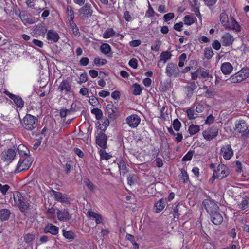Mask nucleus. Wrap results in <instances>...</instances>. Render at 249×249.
<instances>
[{
	"label": "nucleus",
	"instance_id": "f257e3e1",
	"mask_svg": "<svg viewBox=\"0 0 249 249\" xmlns=\"http://www.w3.org/2000/svg\"><path fill=\"white\" fill-rule=\"evenodd\" d=\"M37 119L31 115L26 114L21 121L22 126L26 130H32L37 126Z\"/></svg>",
	"mask_w": 249,
	"mask_h": 249
},
{
	"label": "nucleus",
	"instance_id": "f03ea898",
	"mask_svg": "<svg viewBox=\"0 0 249 249\" xmlns=\"http://www.w3.org/2000/svg\"><path fill=\"white\" fill-rule=\"evenodd\" d=\"M16 157V146L3 150L1 154V159L4 162L9 164L13 162Z\"/></svg>",
	"mask_w": 249,
	"mask_h": 249
},
{
	"label": "nucleus",
	"instance_id": "7ed1b4c3",
	"mask_svg": "<svg viewBox=\"0 0 249 249\" xmlns=\"http://www.w3.org/2000/svg\"><path fill=\"white\" fill-rule=\"evenodd\" d=\"M32 163V160L29 156L21 157L16 168L15 172L19 173L28 169Z\"/></svg>",
	"mask_w": 249,
	"mask_h": 249
},
{
	"label": "nucleus",
	"instance_id": "20e7f679",
	"mask_svg": "<svg viewBox=\"0 0 249 249\" xmlns=\"http://www.w3.org/2000/svg\"><path fill=\"white\" fill-rule=\"evenodd\" d=\"M249 77V69L243 68L235 74L231 75L230 80L233 83H239Z\"/></svg>",
	"mask_w": 249,
	"mask_h": 249
},
{
	"label": "nucleus",
	"instance_id": "39448f33",
	"mask_svg": "<svg viewBox=\"0 0 249 249\" xmlns=\"http://www.w3.org/2000/svg\"><path fill=\"white\" fill-rule=\"evenodd\" d=\"M93 12L91 4L87 3L79 9L78 15L81 19L86 20L92 15Z\"/></svg>",
	"mask_w": 249,
	"mask_h": 249
},
{
	"label": "nucleus",
	"instance_id": "423d86ee",
	"mask_svg": "<svg viewBox=\"0 0 249 249\" xmlns=\"http://www.w3.org/2000/svg\"><path fill=\"white\" fill-rule=\"evenodd\" d=\"M180 72L178 67L173 63L171 62L167 65L165 73L168 76L176 78L179 76Z\"/></svg>",
	"mask_w": 249,
	"mask_h": 249
},
{
	"label": "nucleus",
	"instance_id": "0eeeda50",
	"mask_svg": "<svg viewBox=\"0 0 249 249\" xmlns=\"http://www.w3.org/2000/svg\"><path fill=\"white\" fill-rule=\"evenodd\" d=\"M229 173L227 167L223 164H219L216 170L214 171L213 178H214L222 179L227 177Z\"/></svg>",
	"mask_w": 249,
	"mask_h": 249
},
{
	"label": "nucleus",
	"instance_id": "6e6552de",
	"mask_svg": "<svg viewBox=\"0 0 249 249\" xmlns=\"http://www.w3.org/2000/svg\"><path fill=\"white\" fill-rule=\"evenodd\" d=\"M57 89L62 94H66L71 92V82L68 79L63 80L60 83Z\"/></svg>",
	"mask_w": 249,
	"mask_h": 249
},
{
	"label": "nucleus",
	"instance_id": "1a4fd4ad",
	"mask_svg": "<svg viewBox=\"0 0 249 249\" xmlns=\"http://www.w3.org/2000/svg\"><path fill=\"white\" fill-rule=\"evenodd\" d=\"M203 204L209 214L213 213L217 211L218 206L216 203L212 200L206 199L203 201Z\"/></svg>",
	"mask_w": 249,
	"mask_h": 249
},
{
	"label": "nucleus",
	"instance_id": "9d476101",
	"mask_svg": "<svg viewBox=\"0 0 249 249\" xmlns=\"http://www.w3.org/2000/svg\"><path fill=\"white\" fill-rule=\"evenodd\" d=\"M220 155L225 160H230L233 155V151L229 144H226L221 147Z\"/></svg>",
	"mask_w": 249,
	"mask_h": 249
},
{
	"label": "nucleus",
	"instance_id": "9b49d317",
	"mask_svg": "<svg viewBox=\"0 0 249 249\" xmlns=\"http://www.w3.org/2000/svg\"><path fill=\"white\" fill-rule=\"evenodd\" d=\"M141 118L136 114H132L126 118V122L129 127L136 128L141 122Z\"/></svg>",
	"mask_w": 249,
	"mask_h": 249
},
{
	"label": "nucleus",
	"instance_id": "f8f14e48",
	"mask_svg": "<svg viewBox=\"0 0 249 249\" xmlns=\"http://www.w3.org/2000/svg\"><path fill=\"white\" fill-rule=\"evenodd\" d=\"M4 92L14 101L17 107L22 108L23 107L24 102L21 97L18 95H14L7 90Z\"/></svg>",
	"mask_w": 249,
	"mask_h": 249
},
{
	"label": "nucleus",
	"instance_id": "ddd939ff",
	"mask_svg": "<svg viewBox=\"0 0 249 249\" xmlns=\"http://www.w3.org/2000/svg\"><path fill=\"white\" fill-rule=\"evenodd\" d=\"M107 136L102 131H100L96 136V143L103 149L107 148Z\"/></svg>",
	"mask_w": 249,
	"mask_h": 249
},
{
	"label": "nucleus",
	"instance_id": "4468645a",
	"mask_svg": "<svg viewBox=\"0 0 249 249\" xmlns=\"http://www.w3.org/2000/svg\"><path fill=\"white\" fill-rule=\"evenodd\" d=\"M218 134V129L216 127H212L207 130H206L203 132V136L204 138L210 141L215 138Z\"/></svg>",
	"mask_w": 249,
	"mask_h": 249
},
{
	"label": "nucleus",
	"instance_id": "2eb2a0df",
	"mask_svg": "<svg viewBox=\"0 0 249 249\" xmlns=\"http://www.w3.org/2000/svg\"><path fill=\"white\" fill-rule=\"evenodd\" d=\"M234 40L233 36L230 33L224 34L221 38V43L224 46H229L233 43Z\"/></svg>",
	"mask_w": 249,
	"mask_h": 249
},
{
	"label": "nucleus",
	"instance_id": "dca6fc26",
	"mask_svg": "<svg viewBox=\"0 0 249 249\" xmlns=\"http://www.w3.org/2000/svg\"><path fill=\"white\" fill-rule=\"evenodd\" d=\"M57 216L60 221H67L71 218V215L67 209L58 210Z\"/></svg>",
	"mask_w": 249,
	"mask_h": 249
},
{
	"label": "nucleus",
	"instance_id": "f3484780",
	"mask_svg": "<svg viewBox=\"0 0 249 249\" xmlns=\"http://www.w3.org/2000/svg\"><path fill=\"white\" fill-rule=\"evenodd\" d=\"M106 110L108 117L110 119H115L118 112L117 107L113 104H108L106 106Z\"/></svg>",
	"mask_w": 249,
	"mask_h": 249
},
{
	"label": "nucleus",
	"instance_id": "a211bd4d",
	"mask_svg": "<svg viewBox=\"0 0 249 249\" xmlns=\"http://www.w3.org/2000/svg\"><path fill=\"white\" fill-rule=\"evenodd\" d=\"M46 38L52 42H57L59 38L58 34L53 30H49L46 34Z\"/></svg>",
	"mask_w": 249,
	"mask_h": 249
},
{
	"label": "nucleus",
	"instance_id": "6ab92c4d",
	"mask_svg": "<svg viewBox=\"0 0 249 249\" xmlns=\"http://www.w3.org/2000/svg\"><path fill=\"white\" fill-rule=\"evenodd\" d=\"M209 214L210 215L211 220L214 224L218 225L220 224L223 221L222 216L217 213V211Z\"/></svg>",
	"mask_w": 249,
	"mask_h": 249
},
{
	"label": "nucleus",
	"instance_id": "aec40b11",
	"mask_svg": "<svg viewBox=\"0 0 249 249\" xmlns=\"http://www.w3.org/2000/svg\"><path fill=\"white\" fill-rule=\"evenodd\" d=\"M53 195L55 199L61 203H70L69 199L66 194L58 192L53 191Z\"/></svg>",
	"mask_w": 249,
	"mask_h": 249
},
{
	"label": "nucleus",
	"instance_id": "412c9836",
	"mask_svg": "<svg viewBox=\"0 0 249 249\" xmlns=\"http://www.w3.org/2000/svg\"><path fill=\"white\" fill-rule=\"evenodd\" d=\"M67 25L68 27L69 31L75 36H78L79 35V29L74 21H67Z\"/></svg>",
	"mask_w": 249,
	"mask_h": 249
},
{
	"label": "nucleus",
	"instance_id": "4be33fe9",
	"mask_svg": "<svg viewBox=\"0 0 249 249\" xmlns=\"http://www.w3.org/2000/svg\"><path fill=\"white\" fill-rule=\"evenodd\" d=\"M221 71L225 74H230L233 71V66L230 62H224L221 65Z\"/></svg>",
	"mask_w": 249,
	"mask_h": 249
},
{
	"label": "nucleus",
	"instance_id": "5701e85b",
	"mask_svg": "<svg viewBox=\"0 0 249 249\" xmlns=\"http://www.w3.org/2000/svg\"><path fill=\"white\" fill-rule=\"evenodd\" d=\"M166 205V201L163 199H160L156 202L154 205V212L159 213L162 211Z\"/></svg>",
	"mask_w": 249,
	"mask_h": 249
},
{
	"label": "nucleus",
	"instance_id": "b1692460",
	"mask_svg": "<svg viewBox=\"0 0 249 249\" xmlns=\"http://www.w3.org/2000/svg\"><path fill=\"white\" fill-rule=\"evenodd\" d=\"M228 26L229 27H225V29L235 30L237 32L241 30L240 26L233 18H231L230 20L229 21Z\"/></svg>",
	"mask_w": 249,
	"mask_h": 249
},
{
	"label": "nucleus",
	"instance_id": "393cba45",
	"mask_svg": "<svg viewBox=\"0 0 249 249\" xmlns=\"http://www.w3.org/2000/svg\"><path fill=\"white\" fill-rule=\"evenodd\" d=\"M236 130L239 133L245 132L248 129L247 125L243 120H239L235 125Z\"/></svg>",
	"mask_w": 249,
	"mask_h": 249
},
{
	"label": "nucleus",
	"instance_id": "a878e982",
	"mask_svg": "<svg viewBox=\"0 0 249 249\" xmlns=\"http://www.w3.org/2000/svg\"><path fill=\"white\" fill-rule=\"evenodd\" d=\"M46 32V28L41 25H36L33 29L34 34L37 36H44Z\"/></svg>",
	"mask_w": 249,
	"mask_h": 249
},
{
	"label": "nucleus",
	"instance_id": "bb28decb",
	"mask_svg": "<svg viewBox=\"0 0 249 249\" xmlns=\"http://www.w3.org/2000/svg\"><path fill=\"white\" fill-rule=\"evenodd\" d=\"M44 231L46 233L49 232L53 235H56L58 232V228L52 224H48Z\"/></svg>",
	"mask_w": 249,
	"mask_h": 249
},
{
	"label": "nucleus",
	"instance_id": "cd10ccee",
	"mask_svg": "<svg viewBox=\"0 0 249 249\" xmlns=\"http://www.w3.org/2000/svg\"><path fill=\"white\" fill-rule=\"evenodd\" d=\"M172 55L170 51H163L160 54V61L165 63L167 61L171 59Z\"/></svg>",
	"mask_w": 249,
	"mask_h": 249
},
{
	"label": "nucleus",
	"instance_id": "c85d7f7f",
	"mask_svg": "<svg viewBox=\"0 0 249 249\" xmlns=\"http://www.w3.org/2000/svg\"><path fill=\"white\" fill-rule=\"evenodd\" d=\"M133 94L136 96L140 95L143 90V88L138 83H134L132 85Z\"/></svg>",
	"mask_w": 249,
	"mask_h": 249
},
{
	"label": "nucleus",
	"instance_id": "c756f323",
	"mask_svg": "<svg viewBox=\"0 0 249 249\" xmlns=\"http://www.w3.org/2000/svg\"><path fill=\"white\" fill-rule=\"evenodd\" d=\"M18 151L21 157L28 156L27 155L29 150L23 144H20L18 147H16V151Z\"/></svg>",
	"mask_w": 249,
	"mask_h": 249
},
{
	"label": "nucleus",
	"instance_id": "7c9ffc66",
	"mask_svg": "<svg viewBox=\"0 0 249 249\" xmlns=\"http://www.w3.org/2000/svg\"><path fill=\"white\" fill-rule=\"evenodd\" d=\"M138 177L136 174H129L128 177H127L128 184L130 186L133 185L138 182Z\"/></svg>",
	"mask_w": 249,
	"mask_h": 249
},
{
	"label": "nucleus",
	"instance_id": "2f4dec72",
	"mask_svg": "<svg viewBox=\"0 0 249 249\" xmlns=\"http://www.w3.org/2000/svg\"><path fill=\"white\" fill-rule=\"evenodd\" d=\"M10 214V211L6 209L0 210V219L2 221L7 220Z\"/></svg>",
	"mask_w": 249,
	"mask_h": 249
},
{
	"label": "nucleus",
	"instance_id": "473e14b6",
	"mask_svg": "<svg viewBox=\"0 0 249 249\" xmlns=\"http://www.w3.org/2000/svg\"><path fill=\"white\" fill-rule=\"evenodd\" d=\"M180 206L179 204L173 205L170 209V213L173 214L174 218H178L180 214L178 213Z\"/></svg>",
	"mask_w": 249,
	"mask_h": 249
},
{
	"label": "nucleus",
	"instance_id": "72a5a7b5",
	"mask_svg": "<svg viewBox=\"0 0 249 249\" xmlns=\"http://www.w3.org/2000/svg\"><path fill=\"white\" fill-rule=\"evenodd\" d=\"M220 19L221 23L224 27H229L228 26L229 20L227 13L225 12L222 13L220 15Z\"/></svg>",
	"mask_w": 249,
	"mask_h": 249
},
{
	"label": "nucleus",
	"instance_id": "f704fd0d",
	"mask_svg": "<svg viewBox=\"0 0 249 249\" xmlns=\"http://www.w3.org/2000/svg\"><path fill=\"white\" fill-rule=\"evenodd\" d=\"M239 208L242 210L249 209V198H244L238 204Z\"/></svg>",
	"mask_w": 249,
	"mask_h": 249
},
{
	"label": "nucleus",
	"instance_id": "c9c22d12",
	"mask_svg": "<svg viewBox=\"0 0 249 249\" xmlns=\"http://www.w3.org/2000/svg\"><path fill=\"white\" fill-rule=\"evenodd\" d=\"M115 33V31L112 28H108L103 34V37L106 39L112 37Z\"/></svg>",
	"mask_w": 249,
	"mask_h": 249
},
{
	"label": "nucleus",
	"instance_id": "e433bc0d",
	"mask_svg": "<svg viewBox=\"0 0 249 249\" xmlns=\"http://www.w3.org/2000/svg\"><path fill=\"white\" fill-rule=\"evenodd\" d=\"M67 21H74V13L72 8L70 6H68L67 8Z\"/></svg>",
	"mask_w": 249,
	"mask_h": 249
},
{
	"label": "nucleus",
	"instance_id": "4c0bfd02",
	"mask_svg": "<svg viewBox=\"0 0 249 249\" xmlns=\"http://www.w3.org/2000/svg\"><path fill=\"white\" fill-rule=\"evenodd\" d=\"M100 50L103 54L107 55L111 51V47L107 43H103L100 46Z\"/></svg>",
	"mask_w": 249,
	"mask_h": 249
},
{
	"label": "nucleus",
	"instance_id": "58836bf2",
	"mask_svg": "<svg viewBox=\"0 0 249 249\" xmlns=\"http://www.w3.org/2000/svg\"><path fill=\"white\" fill-rule=\"evenodd\" d=\"M188 131L191 135H195L200 131V126L192 124L189 127Z\"/></svg>",
	"mask_w": 249,
	"mask_h": 249
},
{
	"label": "nucleus",
	"instance_id": "ea45409f",
	"mask_svg": "<svg viewBox=\"0 0 249 249\" xmlns=\"http://www.w3.org/2000/svg\"><path fill=\"white\" fill-rule=\"evenodd\" d=\"M199 74L202 78H206L207 80H209V82H210L213 78V75L209 73V71L200 70Z\"/></svg>",
	"mask_w": 249,
	"mask_h": 249
},
{
	"label": "nucleus",
	"instance_id": "a19ab883",
	"mask_svg": "<svg viewBox=\"0 0 249 249\" xmlns=\"http://www.w3.org/2000/svg\"><path fill=\"white\" fill-rule=\"evenodd\" d=\"M14 199L16 204L18 206L19 204L21 205V202L23 200V198L20 193L17 192L14 194Z\"/></svg>",
	"mask_w": 249,
	"mask_h": 249
},
{
	"label": "nucleus",
	"instance_id": "79ce46f5",
	"mask_svg": "<svg viewBox=\"0 0 249 249\" xmlns=\"http://www.w3.org/2000/svg\"><path fill=\"white\" fill-rule=\"evenodd\" d=\"M118 166L121 174L124 175L127 172L126 163L123 160H121L119 161Z\"/></svg>",
	"mask_w": 249,
	"mask_h": 249
},
{
	"label": "nucleus",
	"instance_id": "37998d69",
	"mask_svg": "<svg viewBox=\"0 0 249 249\" xmlns=\"http://www.w3.org/2000/svg\"><path fill=\"white\" fill-rule=\"evenodd\" d=\"M214 53L211 47H207L204 50V56L206 59L209 60L213 56Z\"/></svg>",
	"mask_w": 249,
	"mask_h": 249
},
{
	"label": "nucleus",
	"instance_id": "c03bdc74",
	"mask_svg": "<svg viewBox=\"0 0 249 249\" xmlns=\"http://www.w3.org/2000/svg\"><path fill=\"white\" fill-rule=\"evenodd\" d=\"M180 179L185 183L189 179V176L187 171L184 169H181L180 174L179 175Z\"/></svg>",
	"mask_w": 249,
	"mask_h": 249
},
{
	"label": "nucleus",
	"instance_id": "a18cd8bd",
	"mask_svg": "<svg viewBox=\"0 0 249 249\" xmlns=\"http://www.w3.org/2000/svg\"><path fill=\"white\" fill-rule=\"evenodd\" d=\"M196 88V86L194 82L191 83L189 85L186 87V92L187 96L191 97L193 91Z\"/></svg>",
	"mask_w": 249,
	"mask_h": 249
},
{
	"label": "nucleus",
	"instance_id": "49530a36",
	"mask_svg": "<svg viewBox=\"0 0 249 249\" xmlns=\"http://www.w3.org/2000/svg\"><path fill=\"white\" fill-rule=\"evenodd\" d=\"M184 24L187 25H191L194 23L195 18L192 15H186L184 17Z\"/></svg>",
	"mask_w": 249,
	"mask_h": 249
},
{
	"label": "nucleus",
	"instance_id": "de8ad7c7",
	"mask_svg": "<svg viewBox=\"0 0 249 249\" xmlns=\"http://www.w3.org/2000/svg\"><path fill=\"white\" fill-rule=\"evenodd\" d=\"M91 113L95 115L97 120H100L102 118L103 112L100 109L95 108L91 110Z\"/></svg>",
	"mask_w": 249,
	"mask_h": 249
},
{
	"label": "nucleus",
	"instance_id": "09e8293b",
	"mask_svg": "<svg viewBox=\"0 0 249 249\" xmlns=\"http://www.w3.org/2000/svg\"><path fill=\"white\" fill-rule=\"evenodd\" d=\"M84 183L88 188L92 192H94L96 190V186L88 178L84 180Z\"/></svg>",
	"mask_w": 249,
	"mask_h": 249
},
{
	"label": "nucleus",
	"instance_id": "8fccbe9b",
	"mask_svg": "<svg viewBox=\"0 0 249 249\" xmlns=\"http://www.w3.org/2000/svg\"><path fill=\"white\" fill-rule=\"evenodd\" d=\"M94 63L96 65L100 66L106 64L107 63V61L104 58L96 57L94 60Z\"/></svg>",
	"mask_w": 249,
	"mask_h": 249
},
{
	"label": "nucleus",
	"instance_id": "3c124183",
	"mask_svg": "<svg viewBox=\"0 0 249 249\" xmlns=\"http://www.w3.org/2000/svg\"><path fill=\"white\" fill-rule=\"evenodd\" d=\"M155 11L148 2V10L146 12L145 16L148 18L152 17L155 16Z\"/></svg>",
	"mask_w": 249,
	"mask_h": 249
},
{
	"label": "nucleus",
	"instance_id": "603ef678",
	"mask_svg": "<svg viewBox=\"0 0 249 249\" xmlns=\"http://www.w3.org/2000/svg\"><path fill=\"white\" fill-rule=\"evenodd\" d=\"M109 124V121L108 119H105L104 120V121L102 122V124H100V129H101V131H105Z\"/></svg>",
	"mask_w": 249,
	"mask_h": 249
},
{
	"label": "nucleus",
	"instance_id": "864d4df0",
	"mask_svg": "<svg viewBox=\"0 0 249 249\" xmlns=\"http://www.w3.org/2000/svg\"><path fill=\"white\" fill-rule=\"evenodd\" d=\"M187 114L190 119H193L196 117V114L195 113L194 108H190L187 110Z\"/></svg>",
	"mask_w": 249,
	"mask_h": 249
},
{
	"label": "nucleus",
	"instance_id": "5fc2aeb1",
	"mask_svg": "<svg viewBox=\"0 0 249 249\" xmlns=\"http://www.w3.org/2000/svg\"><path fill=\"white\" fill-rule=\"evenodd\" d=\"M100 155L102 160H107L111 158V156L106 153L104 150L100 151Z\"/></svg>",
	"mask_w": 249,
	"mask_h": 249
},
{
	"label": "nucleus",
	"instance_id": "6e6d98bb",
	"mask_svg": "<svg viewBox=\"0 0 249 249\" xmlns=\"http://www.w3.org/2000/svg\"><path fill=\"white\" fill-rule=\"evenodd\" d=\"M63 236L67 239H73L74 238L73 233L71 231H63Z\"/></svg>",
	"mask_w": 249,
	"mask_h": 249
},
{
	"label": "nucleus",
	"instance_id": "4d7b16f0",
	"mask_svg": "<svg viewBox=\"0 0 249 249\" xmlns=\"http://www.w3.org/2000/svg\"><path fill=\"white\" fill-rule=\"evenodd\" d=\"M180 122L177 119L174 120L173 124V126L175 130L178 131L179 130L181 126Z\"/></svg>",
	"mask_w": 249,
	"mask_h": 249
},
{
	"label": "nucleus",
	"instance_id": "13d9d810",
	"mask_svg": "<svg viewBox=\"0 0 249 249\" xmlns=\"http://www.w3.org/2000/svg\"><path fill=\"white\" fill-rule=\"evenodd\" d=\"M89 102L91 105L97 106L99 104V101L96 97L91 96L89 98Z\"/></svg>",
	"mask_w": 249,
	"mask_h": 249
},
{
	"label": "nucleus",
	"instance_id": "bf43d9fd",
	"mask_svg": "<svg viewBox=\"0 0 249 249\" xmlns=\"http://www.w3.org/2000/svg\"><path fill=\"white\" fill-rule=\"evenodd\" d=\"M194 152L193 151H189L182 158L183 161L190 160L193 157Z\"/></svg>",
	"mask_w": 249,
	"mask_h": 249
},
{
	"label": "nucleus",
	"instance_id": "052dcab7",
	"mask_svg": "<svg viewBox=\"0 0 249 249\" xmlns=\"http://www.w3.org/2000/svg\"><path fill=\"white\" fill-rule=\"evenodd\" d=\"M29 206V203L25 202L23 200L21 203V205L19 204L18 206L20 210L22 212H24L28 209Z\"/></svg>",
	"mask_w": 249,
	"mask_h": 249
},
{
	"label": "nucleus",
	"instance_id": "680f3d73",
	"mask_svg": "<svg viewBox=\"0 0 249 249\" xmlns=\"http://www.w3.org/2000/svg\"><path fill=\"white\" fill-rule=\"evenodd\" d=\"M88 80V75L86 73H82L79 77V81L78 83L81 84L83 83L86 82Z\"/></svg>",
	"mask_w": 249,
	"mask_h": 249
},
{
	"label": "nucleus",
	"instance_id": "e2e57ef3",
	"mask_svg": "<svg viewBox=\"0 0 249 249\" xmlns=\"http://www.w3.org/2000/svg\"><path fill=\"white\" fill-rule=\"evenodd\" d=\"M9 188V186L7 184L2 185L0 183V191L4 195L6 194Z\"/></svg>",
	"mask_w": 249,
	"mask_h": 249
},
{
	"label": "nucleus",
	"instance_id": "0e129e2a",
	"mask_svg": "<svg viewBox=\"0 0 249 249\" xmlns=\"http://www.w3.org/2000/svg\"><path fill=\"white\" fill-rule=\"evenodd\" d=\"M161 44V43L160 41V40L156 41L155 44L151 46V50H153V51H158L160 49Z\"/></svg>",
	"mask_w": 249,
	"mask_h": 249
},
{
	"label": "nucleus",
	"instance_id": "69168bd1",
	"mask_svg": "<svg viewBox=\"0 0 249 249\" xmlns=\"http://www.w3.org/2000/svg\"><path fill=\"white\" fill-rule=\"evenodd\" d=\"M129 65L133 69H136L138 66V61L135 58H132L129 61Z\"/></svg>",
	"mask_w": 249,
	"mask_h": 249
},
{
	"label": "nucleus",
	"instance_id": "338daca9",
	"mask_svg": "<svg viewBox=\"0 0 249 249\" xmlns=\"http://www.w3.org/2000/svg\"><path fill=\"white\" fill-rule=\"evenodd\" d=\"M174 18V14L173 13H169L164 15L163 18L165 21H168Z\"/></svg>",
	"mask_w": 249,
	"mask_h": 249
},
{
	"label": "nucleus",
	"instance_id": "774afa93",
	"mask_svg": "<svg viewBox=\"0 0 249 249\" xmlns=\"http://www.w3.org/2000/svg\"><path fill=\"white\" fill-rule=\"evenodd\" d=\"M212 46L213 49L218 50L221 48V44L218 40H215L212 44Z\"/></svg>",
	"mask_w": 249,
	"mask_h": 249
}]
</instances>
